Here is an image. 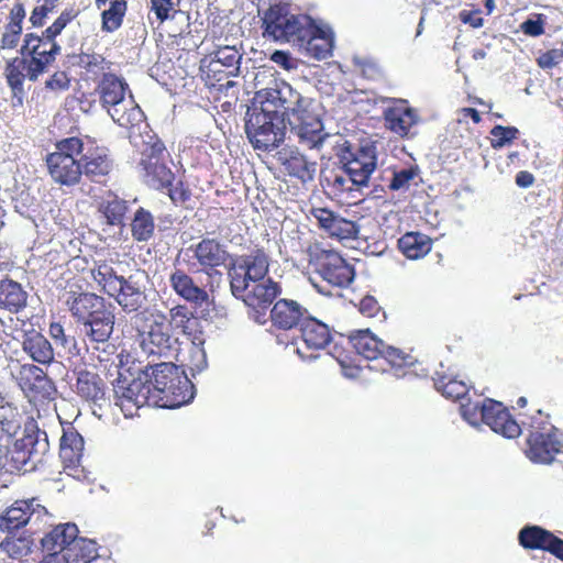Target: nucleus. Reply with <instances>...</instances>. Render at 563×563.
I'll return each instance as SVG.
<instances>
[{
    "label": "nucleus",
    "instance_id": "nucleus-1",
    "mask_svg": "<svg viewBox=\"0 0 563 563\" xmlns=\"http://www.w3.org/2000/svg\"><path fill=\"white\" fill-rule=\"evenodd\" d=\"M60 49V45L54 40H48L43 32L42 35L25 33L20 48L21 56L9 59L4 68L7 84L13 96L21 98L25 78L36 81L55 62Z\"/></svg>",
    "mask_w": 563,
    "mask_h": 563
},
{
    "label": "nucleus",
    "instance_id": "nucleus-2",
    "mask_svg": "<svg viewBox=\"0 0 563 563\" xmlns=\"http://www.w3.org/2000/svg\"><path fill=\"white\" fill-rule=\"evenodd\" d=\"M141 351L148 357L172 358L177 352L167 314L156 307H145L131 318Z\"/></svg>",
    "mask_w": 563,
    "mask_h": 563
},
{
    "label": "nucleus",
    "instance_id": "nucleus-3",
    "mask_svg": "<svg viewBox=\"0 0 563 563\" xmlns=\"http://www.w3.org/2000/svg\"><path fill=\"white\" fill-rule=\"evenodd\" d=\"M144 375L152 387L154 407L178 408L194 398V384L173 362L147 365Z\"/></svg>",
    "mask_w": 563,
    "mask_h": 563
},
{
    "label": "nucleus",
    "instance_id": "nucleus-4",
    "mask_svg": "<svg viewBox=\"0 0 563 563\" xmlns=\"http://www.w3.org/2000/svg\"><path fill=\"white\" fill-rule=\"evenodd\" d=\"M66 305L91 342L104 343L110 339L115 316L103 297L93 292H71Z\"/></svg>",
    "mask_w": 563,
    "mask_h": 563
},
{
    "label": "nucleus",
    "instance_id": "nucleus-5",
    "mask_svg": "<svg viewBox=\"0 0 563 563\" xmlns=\"http://www.w3.org/2000/svg\"><path fill=\"white\" fill-rule=\"evenodd\" d=\"M290 250L292 253L305 252L313 272L333 287L346 288L354 280L353 265L349 264L338 251L325 249L320 242L303 244L300 235L292 236Z\"/></svg>",
    "mask_w": 563,
    "mask_h": 563
},
{
    "label": "nucleus",
    "instance_id": "nucleus-6",
    "mask_svg": "<svg viewBox=\"0 0 563 563\" xmlns=\"http://www.w3.org/2000/svg\"><path fill=\"white\" fill-rule=\"evenodd\" d=\"M96 92L102 108L120 126L129 128L141 121L142 110L131 95L126 97L130 90L124 79L112 73L103 74L96 87Z\"/></svg>",
    "mask_w": 563,
    "mask_h": 563
},
{
    "label": "nucleus",
    "instance_id": "nucleus-7",
    "mask_svg": "<svg viewBox=\"0 0 563 563\" xmlns=\"http://www.w3.org/2000/svg\"><path fill=\"white\" fill-rule=\"evenodd\" d=\"M242 53L235 45H217L200 60V77L209 89L228 90L240 73Z\"/></svg>",
    "mask_w": 563,
    "mask_h": 563
},
{
    "label": "nucleus",
    "instance_id": "nucleus-8",
    "mask_svg": "<svg viewBox=\"0 0 563 563\" xmlns=\"http://www.w3.org/2000/svg\"><path fill=\"white\" fill-rule=\"evenodd\" d=\"M49 453L47 434L40 430L26 432L22 438L15 440L13 446L8 449L0 463L5 472L29 473L37 470Z\"/></svg>",
    "mask_w": 563,
    "mask_h": 563
},
{
    "label": "nucleus",
    "instance_id": "nucleus-9",
    "mask_svg": "<svg viewBox=\"0 0 563 563\" xmlns=\"http://www.w3.org/2000/svg\"><path fill=\"white\" fill-rule=\"evenodd\" d=\"M56 151L46 156V166L52 179L66 187L80 183L82 177L80 159L76 156L82 154L84 142L77 136L59 140L55 144Z\"/></svg>",
    "mask_w": 563,
    "mask_h": 563
},
{
    "label": "nucleus",
    "instance_id": "nucleus-10",
    "mask_svg": "<svg viewBox=\"0 0 563 563\" xmlns=\"http://www.w3.org/2000/svg\"><path fill=\"white\" fill-rule=\"evenodd\" d=\"M285 120L278 111L266 108V103L247 112L245 132L255 148L271 150L284 140Z\"/></svg>",
    "mask_w": 563,
    "mask_h": 563
},
{
    "label": "nucleus",
    "instance_id": "nucleus-11",
    "mask_svg": "<svg viewBox=\"0 0 563 563\" xmlns=\"http://www.w3.org/2000/svg\"><path fill=\"white\" fill-rule=\"evenodd\" d=\"M310 16L307 14H292L280 4H272L262 18L263 36L279 43H289L297 46L301 36L307 34L306 25Z\"/></svg>",
    "mask_w": 563,
    "mask_h": 563
},
{
    "label": "nucleus",
    "instance_id": "nucleus-12",
    "mask_svg": "<svg viewBox=\"0 0 563 563\" xmlns=\"http://www.w3.org/2000/svg\"><path fill=\"white\" fill-rule=\"evenodd\" d=\"M269 255L264 247L255 246L249 254L241 255L239 263L228 267L230 289L235 298L243 296L251 283L265 279L269 271Z\"/></svg>",
    "mask_w": 563,
    "mask_h": 563
},
{
    "label": "nucleus",
    "instance_id": "nucleus-13",
    "mask_svg": "<svg viewBox=\"0 0 563 563\" xmlns=\"http://www.w3.org/2000/svg\"><path fill=\"white\" fill-rule=\"evenodd\" d=\"M531 417L530 433L527 438L526 456L533 463L550 464L561 452L563 444L558 439L556 429L549 422V416L541 410Z\"/></svg>",
    "mask_w": 563,
    "mask_h": 563
},
{
    "label": "nucleus",
    "instance_id": "nucleus-14",
    "mask_svg": "<svg viewBox=\"0 0 563 563\" xmlns=\"http://www.w3.org/2000/svg\"><path fill=\"white\" fill-rule=\"evenodd\" d=\"M257 98L261 103H266V108L277 110L279 115L288 121L311 106L309 99L303 98L286 81L276 82L274 87L258 91Z\"/></svg>",
    "mask_w": 563,
    "mask_h": 563
},
{
    "label": "nucleus",
    "instance_id": "nucleus-15",
    "mask_svg": "<svg viewBox=\"0 0 563 563\" xmlns=\"http://www.w3.org/2000/svg\"><path fill=\"white\" fill-rule=\"evenodd\" d=\"M151 388L147 377L145 380L135 378L130 382L126 378H118L113 386L115 405L126 418L133 417L142 407H154Z\"/></svg>",
    "mask_w": 563,
    "mask_h": 563
},
{
    "label": "nucleus",
    "instance_id": "nucleus-16",
    "mask_svg": "<svg viewBox=\"0 0 563 563\" xmlns=\"http://www.w3.org/2000/svg\"><path fill=\"white\" fill-rule=\"evenodd\" d=\"M16 380L24 395L34 404L53 400L57 391L54 382L34 364H23Z\"/></svg>",
    "mask_w": 563,
    "mask_h": 563
},
{
    "label": "nucleus",
    "instance_id": "nucleus-17",
    "mask_svg": "<svg viewBox=\"0 0 563 563\" xmlns=\"http://www.w3.org/2000/svg\"><path fill=\"white\" fill-rule=\"evenodd\" d=\"M189 251L192 252L199 271L209 277L218 274L220 267H227L228 262L232 260L227 245L216 238H202L198 243L190 245Z\"/></svg>",
    "mask_w": 563,
    "mask_h": 563
},
{
    "label": "nucleus",
    "instance_id": "nucleus-18",
    "mask_svg": "<svg viewBox=\"0 0 563 563\" xmlns=\"http://www.w3.org/2000/svg\"><path fill=\"white\" fill-rule=\"evenodd\" d=\"M320 230L330 239L339 242L357 239L360 227L356 221L350 220L340 213L323 207H313L310 210Z\"/></svg>",
    "mask_w": 563,
    "mask_h": 563
},
{
    "label": "nucleus",
    "instance_id": "nucleus-19",
    "mask_svg": "<svg viewBox=\"0 0 563 563\" xmlns=\"http://www.w3.org/2000/svg\"><path fill=\"white\" fill-rule=\"evenodd\" d=\"M73 390L82 401L101 407L109 400L107 382L95 371L87 367L74 369Z\"/></svg>",
    "mask_w": 563,
    "mask_h": 563
},
{
    "label": "nucleus",
    "instance_id": "nucleus-20",
    "mask_svg": "<svg viewBox=\"0 0 563 563\" xmlns=\"http://www.w3.org/2000/svg\"><path fill=\"white\" fill-rule=\"evenodd\" d=\"M343 169L353 177L358 186H367L369 177L377 166L374 146H360L352 151L346 148L342 156Z\"/></svg>",
    "mask_w": 563,
    "mask_h": 563
},
{
    "label": "nucleus",
    "instance_id": "nucleus-21",
    "mask_svg": "<svg viewBox=\"0 0 563 563\" xmlns=\"http://www.w3.org/2000/svg\"><path fill=\"white\" fill-rule=\"evenodd\" d=\"M481 408L482 421L494 432L508 439H515L521 434V427L500 401L486 398L482 401Z\"/></svg>",
    "mask_w": 563,
    "mask_h": 563
},
{
    "label": "nucleus",
    "instance_id": "nucleus-22",
    "mask_svg": "<svg viewBox=\"0 0 563 563\" xmlns=\"http://www.w3.org/2000/svg\"><path fill=\"white\" fill-rule=\"evenodd\" d=\"M289 124L298 142L308 148H319L328 137L322 120L310 110V107L290 119Z\"/></svg>",
    "mask_w": 563,
    "mask_h": 563
},
{
    "label": "nucleus",
    "instance_id": "nucleus-23",
    "mask_svg": "<svg viewBox=\"0 0 563 563\" xmlns=\"http://www.w3.org/2000/svg\"><path fill=\"white\" fill-rule=\"evenodd\" d=\"M518 542L526 550L549 552L563 562V539L540 526H525L518 533Z\"/></svg>",
    "mask_w": 563,
    "mask_h": 563
},
{
    "label": "nucleus",
    "instance_id": "nucleus-24",
    "mask_svg": "<svg viewBox=\"0 0 563 563\" xmlns=\"http://www.w3.org/2000/svg\"><path fill=\"white\" fill-rule=\"evenodd\" d=\"M46 512V508L36 498L15 500L0 515V530L12 533L26 526L32 516L40 518Z\"/></svg>",
    "mask_w": 563,
    "mask_h": 563
},
{
    "label": "nucleus",
    "instance_id": "nucleus-25",
    "mask_svg": "<svg viewBox=\"0 0 563 563\" xmlns=\"http://www.w3.org/2000/svg\"><path fill=\"white\" fill-rule=\"evenodd\" d=\"M82 175L90 181L104 185L114 168V162L104 147L88 148L80 158Z\"/></svg>",
    "mask_w": 563,
    "mask_h": 563
},
{
    "label": "nucleus",
    "instance_id": "nucleus-26",
    "mask_svg": "<svg viewBox=\"0 0 563 563\" xmlns=\"http://www.w3.org/2000/svg\"><path fill=\"white\" fill-rule=\"evenodd\" d=\"M144 272L131 274L128 277L121 276L120 283L117 285V292L111 295L124 312H139L146 299L145 286L141 282L140 276Z\"/></svg>",
    "mask_w": 563,
    "mask_h": 563
},
{
    "label": "nucleus",
    "instance_id": "nucleus-27",
    "mask_svg": "<svg viewBox=\"0 0 563 563\" xmlns=\"http://www.w3.org/2000/svg\"><path fill=\"white\" fill-rule=\"evenodd\" d=\"M307 34L300 38L297 47L303 49L310 57L318 60L325 59L332 54L333 36L331 32L323 30L310 16L307 25Z\"/></svg>",
    "mask_w": 563,
    "mask_h": 563
},
{
    "label": "nucleus",
    "instance_id": "nucleus-28",
    "mask_svg": "<svg viewBox=\"0 0 563 563\" xmlns=\"http://www.w3.org/2000/svg\"><path fill=\"white\" fill-rule=\"evenodd\" d=\"M385 126L400 137H408L418 122V114L406 100H398L384 110Z\"/></svg>",
    "mask_w": 563,
    "mask_h": 563
},
{
    "label": "nucleus",
    "instance_id": "nucleus-29",
    "mask_svg": "<svg viewBox=\"0 0 563 563\" xmlns=\"http://www.w3.org/2000/svg\"><path fill=\"white\" fill-rule=\"evenodd\" d=\"M26 11L23 2L15 1L9 9L5 23L0 37V49L11 51L18 47L21 38L23 40V22Z\"/></svg>",
    "mask_w": 563,
    "mask_h": 563
},
{
    "label": "nucleus",
    "instance_id": "nucleus-30",
    "mask_svg": "<svg viewBox=\"0 0 563 563\" xmlns=\"http://www.w3.org/2000/svg\"><path fill=\"white\" fill-rule=\"evenodd\" d=\"M307 313V309L296 300L279 299L271 310V321L275 328L290 330L300 325Z\"/></svg>",
    "mask_w": 563,
    "mask_h": 563
},
{
    "label": "nucleus",
    "instance_id": "nucleus-31",
    "mask_svg": "<svg viewBox=\"0 0 563 563\" xmlns=\"http://www.w3.org/2000/svg\"><path fill=\"white\" fill-rule=\"evenodd\" d=\"M169 284L177 296L196 306H201L209 299L207 290L196 285L194 278L183 268L176 267L170 273Z\"/></svg>",
    "mask_w": 563,
    "mask_h": 563
},
{
    "label": "nucleus",
    "instance_id": "nucleus-32",
    "mask_svg": "<svg viewBox=\"0 0 563 563\" xmlns=\"http://www.w3.org/2000/svg\"><path fill=\"white\" fill-rule=\"evenodd\" d=\"M300 338L308 351L323 350L332 340L328 324L313 318L306 317L300 323Z\"/></svg>",
    "mask_w": 563,
    "mask_h": 563
},
{
    "label": "nucleus",
    "instance_id": "nucleus-33",
    "mask_svg": "<svg viewBox=\"0 0 563 563\" xmlns=\"http://www.w3.org/2000/svg\"><path fill=\"white\" fill-rule=\"evenodd\" d=\"M282 292V287L277 282L272 278L254 283L251 289L247 288L243 296V301L256 311H265L272 302Z\"/></svg>",
    "mask_w": 563,
    "mask_h": 563
},
{
    "label": "nucleus",
    "instance_id": "nucleus-34",
    "mask_svg": "<svg viewBox=\"0 0 563 563\" xmlns=\"http://www.w3.org/2000/svg\"><path fill=\"white\" fill-rule=\"evenodd\" d=\"M325 180L328 195L333 199L349 205L360 201L355 192H358L362 186H358L343 168L339 172H332Z\"/></svg>",
    "mask_w": 563,
    "mask_h": 563
},
{
    "label": "nucleus",
    "instance_id": "nucleus-35",
    "mask_svg": "<svg viewBox=\"0 0 563 563\" xmlns=\"http://www.w3.org/2000/svg\"><path fill=\"white\" fill-rule=\"evenodd\" d=\"M79 533L78 527L75 523H60L54 527L42 539V547L47 552H68V548Z\"/></svg>",
    "mask_w": 563,
    "mask_h": 563
},
{
    "label": "nucleus",
    "instance_id": "nucleus-36",
    "mask_svg": "<svg viewBox=\"0 0 563 563\" xmlns=\"http://www.w3.org/2000/svg\"><path fill=\"white\" fill-rule=\"evenodd\" d=\"M344 341L346 345L354 349L357 355L366 360L380 358L385 345V342L373 334L368 329L358 330Z\"/></svg>",
    "mask_w": 563,
    "mask_h": 563
},
{
    "label": "nucleus",
    "instance_id": "nucleus-37",
    "mask_svg": "<svg viewBox=\"0 0 563 563\" xmlns=\"http://www.w3.org/2000/svg\"><path fill=\"white\" fill-rule=\"evenodd\" d=\"M279 161L289 176L302 183L311 181L316 174V162H309L302 154L292 150L279 153Z\"/></svg>",
    "mask_w": 563,
    "mask_h": 563
},
{
    "label": "nucleus",
    "instance_id": "nucleus-38",
    "mask_svg": "<svg viewBox=\"0 0 563 563\" xmlns=\"http://www.w3.org/2000/svg\"><path fill=\"white\" fill-rule=\"evenodd\" d=\"M27 292L20 283L3 278L0 280V309L19 313L26 307Z\"/></svg>",
    "mask_w": 563,
    "mask_h": 563
},
{
    "label": "nucleus",
    "instance_id": "nucleus-39",
    "mask_svg": "<svg viewBox=\"0 0 563 563\" xmlns=\"http://www.w3.org/2000/svg\"><path fill=\"white\" fill-rule=\"evenodd\" d=\"M84 444L82 437L71 424L64 429L60 438L59 456L66 466L79 464L84 452Z\"/></svg>",
    "mask_w": 563,
    "mask_h": 563
},
{
    "label": "nucleus",
    "instance_id": "nucleus-40",
    "mask_svg": "<svg viewBox=\"0 0 563 563\" xmlns=\"http://www.w3.org/2000/svg\"><path fill=\"white\" fill-rule=\"evenodd\" d=\"M398 249L409 260L424 257L432 249V240L420 232H407L398 240Z\"/></svg>",
    "mask_w": 563,
    "mask_h": 563
},
{
    "label": "nucleus",
    "instance_id": "nucleus-41",
    "mask_svg": "<svg viewBox=\"0 0 563 563\" xmlns=\"http://www.w3.org/2000/svg\"><path fill=\"white\" fill-rule=\"evenodd\" d=\"M23 350L40 364H49L54 360L51 342L40 332H30L23 341Z\"/></svg>",
    "mask_w": 563,
    "mask_h": 563
},
{
    "label": "nucleus",
    "instance_id": "nucleus-42",
    "mask_svg": "<svg viewBox=\"0 0 563 563\" xmlns=\"http://www.w3.org/2000/svg\"><path fill=\"white\" fill-rule=\"evenodd\" d=\"M91 277L97 284V289L109 297L117 292L115 287L121 279V276L117 275L114 268L106 260L95 262Z\"/></svg>",
    "mask_w": 563,
    "mask_h": 563
},
{
    "label": "nucleus",
    "instance_id": "nucleus-43",
    "mask_svg": "<svg viewBox=\"0 0 563 563\" xmlns=\"http://www.w3.org/2000/svg\"><path fill=\"white\" fill-rule=\"evenodd\" d=\"M141 165L145 170L146 177L157 190L164 191L165 187H169L176 180V175L164 161L142 159Z\"/></svg>",
    "mask_w": 563,
    "mask_h": 563
},
{
    "label": "nucleus",
    "instance_id": "nucleus-44",
    "mask_svg": "<svg viewBox=\"0 0 563 563\" xmlns=\"http://www.w3.org/2000/svg\"><path fill=\"white\" fill-rule=\"evenodd\" d=\"M433 383L435 389L448 399L457 400L464 398L468 393V388L463 380L446 374L437 373Z\"/></svg>",
    "mask_w": 563,
    "mask_h": 563
},
{
    "label": "nucleus",
    "instance_id": "nucleus-45",
    "mask_svg": "<svg viewBox=\"0 0 563 563\" xmlns=\"http://www.w3.org/2000/svg\"><path fill=\"white\" fill-rule=\"evenodd\" d=\"M69 563H90L98 558L97 543L90 539L77 538L68 548V552L64 553Z\"/></svg>",
    "mask_w": 563,
    "mask_h": 563
},
{
    "label": "nucleus",
    "instance_id": "nucleus-46",
    "mask_svg": "<svg viewBox=\"0 0 563 563\" xmlns=\"http://www.w3.org/2000/svg\"><path fill=\"white\" fill-rule=\"evenodd\" d=\"M167 317L170 331L175 329L185 335L192 336L194 340L197 339L191 329V323L196 321V318L194 312L186 305L179 303L169 309Z\"/></svg>",
    "mask_w": 563,
    "mask_h": 563
},
{
    "label": "nucleus",
    "instance_id": "nucleus-47",
    "mask_svg": "<svg viewBox=\"0 0 563 563\" xmlns=\"http://www.w3.org/2000/svg\"><path fill=\"white\" fill-rule=\"evenodd\" d=\"M110 7L101 13V29L104 32L112 33L123 23L128 10L126 0H109Z\"/></svg>",
    "mask_w": 563,
    "mask_h": 563
},
{
    "label": "nucleus",
    "instance_id": "nucleus-48",
    "mask_svg": "<svg viewBox=\"0 0 563 563\" xmlns=\"http://www.w3.org/2000/svg\"><path fill=\"white\" fill-rule=\"evenodd\" d=\"M154 229L155 223L153 216L150 211L140 207L135 211L134 218L131 222V233L133 239L137 242H146L153 236Z\"/></svg>",
    "mask_w": 563,
    "mask_h": 563
},
{
    "label": "nucleus",
    "instance_id": "nucleus-49",
    "mask_svg": "<svg viewBox=\"0 0 563 563\" xmlns=\"http://www.w3.org/2000/svg\"><path fill=\"white\" fill-rule=\"evenodd\" d=\"M77 65L85 70V73L91 78H97L107 74L112 66V63L108 60L102 54L98 53H85L81 52L78 55Z\"/></svg>",
    "mask_w": 563,
    "mask_h": 563
},
{
    "label": "nucleus",
    "instance_id": "nucleus-50",
    "mask_svg": "<svg viewBox=\"0 0 563 563\" xmlns=\"http://www.w3.org/2000/svg\"><path fill=\"white\" fill-rule=\"evenodd\" d=\"M33 544L31 536L16 537L10 533L1 541L0 548L11 559L21 560L31 553Z\"/></svg>",
    "mask_w": 563,
    "mask_h": 563
},
{
    "label": "nucleus",
    "instance_id": "nucleus-51",
    "mask_svg": "<svg viewBox=\"0 0 563 563\" xmlns=\"http://www.w3.org/2000/svg\"><path fill=\"white\" fill-rule=\"evenodd\" d=\"M349 347L344 346L343 342H335L330 354L338 361L343 374L354 378L360 375L361 366L355 363V355Z\"/></svg>",
    "mask_w": 563,
    "mask_h": 563
},
{
    "label": "nucleus",
    "instance_id": "nucleus-52",
    "mask_svg": "<svg viewBox=\"0 0 563 563\" xmlns=\"http://www.w3.org/2000/svg\"><path fill=\"white\" fill-rule=\"evenodd\" d=\"M48 333L55 344L64 349L69 356H78L80 354V347L77 345L76 339L66 335L64 327L59 321L51 322Z\"/></svg>",
    "mask_w": 563,
    "mask_h": 563
},
{
    "label": "nucleus",
    "instance_id": "nucleus-53",
    "mask_svg": "<svg viewBox=\"0 0 563 563\" xmlns=\"http://www.w3.org/2000/svg\"><path fill=\"white\" fill-rule=\"evenodd\" d=\"M168 198L175 206H180L187 210H192L194 207L190 206V201L192 198V191L188 183L183 179H178L172 183L169 187H165V190Z\"/></svg>",
    "mask_w": 563,
    "mask_h": 563
},
{
    "label": "nucleus",
    "instance_id": "nucleus-54",
    "mask_svg": "<svg viewBox=\"0 0 563 563\" xmlns=\"http://www.w3.org/2000/svg\"><path fill=\"white\" fill-rule=\"evenodd\" d=\"M128 210L126 202L114 196L101 203L100 211L109 225H121Z\"/></svg>",
    "mask_w": 563,
    "mask_h": 563
},
{
    "label": "nucleus",
    "instance_id": "nucleus-55",
    "mask_svg": "<svg viewBox=\"0 0 563 563\" xmlns=\"http://www.w3.org/2000/svg\"><path fill=\"white\" fill-rule=\"evenodd\" d=\"M181 0H150L148 19L154 14L155 20L162 24L166 20L174 18L179 11Z\"/></svg>",
    "mask_w": 563,
    "mask_h": 563
},
{
    "label": "nucleus",
    "instance_id": "nucleus-56",
    "mask_svg": "<svg viewBox=\"0 0 563 563\" xmlns=\"http://www.w3.org/2000/svg\"><path fill=\"white\" fill-rule=\"evenodd\" d=\"M80 14V10L74 7L64 9L60 14L54 20V22L47 26L43 33L48 40L56 41L57 36L66 29Z\"/></svg>",
    "mask_w": 563,
    "mask_h": 563
},
{
    "label": "nucleus",
    "instance_id": "nucleus-57",
    "mask_svg": "<svg viewBox=\"0 0 563 563\" xmlns=\"http://www.w3.org/2000/svg\"><path fill=\"white\" fill-rule=\"evenodd\" d=\"M519 130L516 126L495 125L490 130V146L495 150L512 143L517 139Z\"/></svg>",
    "mask_w": 563,
    "mask_h": 563
},
{
    "label": "nucleus",
    "instance_id": "nucleus-58",
    "mask_svg": "<svg viewBox=\"0 0 563 563\" xmlns=\"http://www.w3.org/2000/svg\"><path fill=\"white\" fill-rule=\"evenodd\" d=\"M393 368H402L413 364V357L400 349L385 344L380 355Z\"/></svg>",
    "mask_w": 563,
    "mask_h": 563
},
{
    "label": "nucleus",
    "instance_id": "nucleus-59",
    "mask_svg": "<svg viewBox=\"0 0 563 563\" xmlns=\"http://www.w3.org/2000/svg\"><path fill=\"white\" fill-rule=\"evenodd\" d=\"M419 175V168L417 166H410L397 172H394L393 178L388 185L393 191L406 190L410 187L411 183Z\"/></svg>",
    "mask_w": 563,
    "mask_h": 563
},
{
    "label": "nucleus",
    "instance_id": "nucleus-60",
    "mask_svg": "<svg viewBox=\"0 0 563 563\" xmlns=\"http://www.w3.org/2000/svg\"><path fill=\"white\" fill-rule=\"evenodd\" d=\"M60 0H38V5L34 7L31 15L30 23L34 27H42L49 13H52Z\"/></svg>",
    "mask_w": 563,
    "mask_h": 563
},
{
    "label": "nucleus",
    "instance_id": "nucleus-61",
    "mask_svg": "<svg viewBox=\"0 0 563 563\" xmlns=\"http://www.w3.org/2000/svg\"><path fill=\"white\" fill-rule=\"evenodd\" d=\"M70 81L65 70H56L45 80V89L53 92L66 91L70 87Z\"/></svg>",
    "mask_w": 563,
    "mask_h": 563
},
{
    "label": "nucleus",
    "instance_id": "nucleus-62",
    "mask_svg": "<svg viewBox=\"0 0 563 563\" xmlns=\"http://www.w3.org/2000/svg\"><path fill=\"white\" fill-rule=\"evenodd\" d=\"M563 62V47L551 48L539 55L537 64L542 69H552Z\"/></svg>",
    "mask_w": 563,
    "mask_h": 563
},
{
    "label": "nucleus",
    "instance_id": "nucleus-63",
    "mask_svg": "<svg viewBox=\"0 0 563 563\" xmlns=\"http://www.w3.org/2000/svg\"><path fill=\"white\" fill-rule=\"evenodd\" d=\"M545 19L541 13L536 19H528L520 24V30L528 36L538 37L544 33Z\"/></svg>",
    "mask_w": 563,
    "mask_h": 563
},
{
    "label": "nucleus",
    "instance_id": "nucleus-64",
    "mask_svg": "<svg viewBox=\"0 0 563 563\" xmlns=\"http://www.w3.org/2000/svg\"><path fill=\"white\" fill-rule=\"evenodd\" d=\"M358 311L366 318H374L382 312V307L374 296L367 295L361 299Z\"/></svg>",
    "mask_w": 563,
    "mask_h": 563
}]
</instances>
